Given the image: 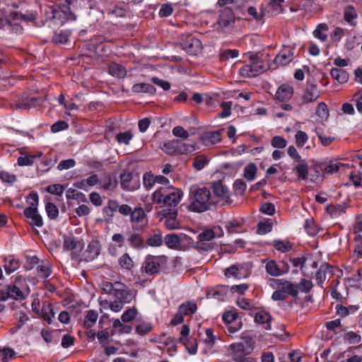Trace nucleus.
Returning <instances> with one entry per match:
<instances>
[{
    "instance_id": "nucleus-28",
    "label": "nucleus",
    "mask_w": 362,
    "mask_h": 362,
    "mask_svg": "<svg viewBox=\"0 0 362 362\" xmlns=\"http://www.w3.org/2000/svg\"><path fill=\"white\" fill-rule=\"evenodd\" d=\"M115 298L124 303H129L134 298L135 293L128 288L114 295Z\"/></svg>"
},
{
    "instance_id": "nucleus-3",
    "label": "nucleus",
    "mask_w": 362,
    "mask_h": 362,
    "mask_svg": "<svg viewBox=\"0 0 362 362\" xmlns=\"http://www.w3.org/2000/svg\"><path fill=\"white\" fill-rule=\"evenodd\" d=\"M242 341L233 343L230 346L232 358L238 362H255L252 358H245L254 349V341L249 335H243L241 337Z\"/></svg>"
},
{
    "instance_id": "nucleus-10",
    "label": "nucleus",
    "mask_w": 362,
    "mask_h": 362,
    "mask_svg": "<svg viewBox=\"0 0 362 362\" xmlns=\"http://www.w3.org/2000/svg\"><path fill=\"white\" fill-rule=\"evenodd\" d=\"M182 48L191 55H197L202 49V42L192 35H188L180 43Z\"/></svg>"
},
{
    "instance_id": "nucleus-55",
    "label": "nucleus",
    "mask_w": 362,
    "mask_h": 362,
    "mask_svg": "<svg viewBox=\"0 0 362 362\" xmlns=\"http://www.w3.org/2000/svg\"><path fill=\"white\" fill-rule=\"evenodd\" d=\"M45 210L49 218L55 219L59 215L58 208L52 203H47L45 206Z\"/></svg>"
},
{
    "instance_id": "nucleus-49",
    "label": "nucleus",
    "mask_w": 362,
    "mask_h": 362,
    "mask_svg": "<svg viewBox=\"0 0 362 362\" xmlns=\"http://www.w3.org/2000/svg\"><path fill=\"white\" fill-rule=\"evenodd\" d=\"M137 313L138 312L136 308L133 307L129 308L123 313L121 319L124 322H131L136 317Z\"/></svg>"
},
{
    "instance_id": "nucleus-48",
    "label": "nucleus",
    "mask_w": 362,
    "mask_h": 362,
    "mask_svg": "<svg viewBox=\"0 0 362 362\" xmlns=\"http://www.w3.org/2000/svg\"><path fill=\"white\" fill-rule=\"evenodd\" d=\"M284 0H271L269 4V9L271 10L272 15H277L282 12L283 8L281 3Z\"/></svg>"
},
{
    "instance_id": "nucleus-22",
    "label": "nucleus",
    "mask_w": 362,
    "mask_h": 362,
    "mask_svg": "<svg viewBox=\"0 0 362 362\" xmlns=\"http://www.w3.org/2000/svg\"><path fill=\"white\" fill-rule=\"evenodd\" d=\"M293 89L288 85L281 86L276 93V97L281 101L289 100L293 95Z\"/></svg>"
},
{
    "instance_id": "nucleus-43",
    "label": "nucleus",
    "mask_w": 362,
    "mask_h": 362,
    "mask_svg": "<svg viewBox=\"0 0 362 362\" xmlns=\"http://www.w3.org/2000/svg\"><path fill=\"white\" fill-rule=\"evenodd\" d=\"M98 314L95 310H89L83 321V325L86 328L91 327L96 322Z\"/></svg>"
},
{
    "instance_id": "nucleus-62",
    "label": "nucleus",
    "mask_w": 362,
    "mask_h": 362,
    "mask_svg": "<svg viewBox=\"0 0 362 362\" xmlns=\"http://www.w3.org/2000/svg\"><path fill=\"white\" fill-rule=\"evenodd\" d=\"M354 241L355 243L354 253L356 254L358 257H362V236L357 235L355 236Z\"/></svg>"
},
{
    "instance_id": "nucleus-60",
    "label": "nucleus",
    "mask_w": 362,
    "mask_h": 362,
    "mask_svg": "<svg viewBox=\"0 0 362 362\" xmlns=\"http://www.w3.org/2000/svg\"><path fill=\"white\" fill-rule=\"evenodd\" d=\"M259 211L263 214L271 216L275 213V206L271 202H265L261 205Z\"/></svg>"
},
{
    "instance_id": "nucleus-14",
    "label": "nucleus",
    "mask_w": 362,
    "mask_h": 362,
    "mask_svg": "<svg viewBox=\"0 0 362 362\" xmlns=\"http://www.w3.org/2000/svg\"><path fill=\"white\" fill-rule=\"evenodd\" d=\"M24 215L28 219H30V224L37 227H41L43 225L42 218L39 214L37 209L34 207H27L24 210Z\"/></svg>"
},
{
    "instance_id": "nucleus-27",
    "label": "nucleus",
    "mask_w": 362,
    "mask_h": 362,
    "mask_svg": "<svg viewBox=\"0 0 362 362\" xmlns=\"http://www.w3.org/2000/svg\"><path fill=\"white\" fill-rule=\"evenodd\" d=\"M330 75L333 79L337 81L339 83H344L348 81V73L341 69L333 68L330 71Z\"/></svg>"
},
{
    "instance_id": "nucleus-64",
    "label": "nucleus",
    "mask_w": 362,
    "mask_h": 362,
    "mask_svg": "<svg viewBox=\"0 0 362 362\" xmlns=\"http://www.w3.org/2000/svg\"><path fill=\"white\" fill-rule=\"evenodd\" d=\"M151 329V325L147 322L141 323L136 327V332L140 335H144L150 332Z\"/></svg>"
},
{
    "instance_id": "nucleus-52",
    "label": "nucleus",
    "mask_w": 362,
    "mask_h": 362,
    "mask_svg": "<svg viewBox=\"0 0 362 362\" xmlns=\"http://www.w3.org/2000/svg\"><path fill=\"white\" fill-rule=\"evenodd\" d=\"M21 153L22 156H20L17 160L18 165H32L33 164L35 156H25L23 153Z\"/></svg>"
},
{
    "instance_id": "nucleus-38",
    "label": "nucleus",
    "mask_w": 362,
    "mask_h": 362,
    "mask_svg": "<svg viewBox=\"0 0 362 362\" xmlns=\"http://www.w3.org/2000/svg\"><path fill=\"white\" fill-rule=\"evenodd\" d=\"M226 295V287L220 286L216 290H211L207 291L206 296L208 298H214L220 300H223L224 297Z\"/></svg>"
},
{
    "instance_id": "nucleus-13",
    "label": "nucleus",
    "mask_w": 362,
    "mask_h": 362,
    "mask_svg": "<svg viewBox=\"0 0 362 362\" xmlns=\"http://www.w3.org/2000/svg\"><path fill=\"white\" fill-rule=\"evenodd\" d=\"M320 97V92L317 89V85L308 83L304 93L302 95V103L306 104L316 101Z\"/></svg>"
},
{
    "instance_id": "nucleus-45",
    "label": "nucleus",
    "mask_w": 362,
    "mask_h": 362,
    "mask_svg": "<svg viewBox=\"0 0 362 362\" xmlns=\"http://www.w3.org/2000/svg\"><path fill=\"white\" fill-rule=\"evenodd\" d=\"M315 132L322 144V146H327L330 145L334 140V138L331 136H327L323 134V132L321 128L316 127Z\"/></svg>"
},
{
    "instance_id": "nucleus-41",
    "label": "nucleus",
    "mask_w": 362,
    "mask_h": 362,
    "mask_svg": "<svg viewBox=\"0 0 362 362\" xmlns=\"http://www.w3.org/2000/svg\"><path fill=\"white\" fill-rule=\"evenodd\" d=\"M41 315L48 324L52 323V317L54 316V313L50 303L43 305Z\"/></svg>"
},
{
    "instance_id": "nucleus-37",
    "label": "nucleus",
    "mask_w": 362,
    "mask_h": 362,
    "mask_svg": "<svg viewBox=\"0 0 362 362\" xmlns=\"http://www.w3.org/2000/svg\"><path fill=\"white\" fill-rule=\"evenodd\" d=\"M4 261L6 262L4 266L5 270L8 274L16 271L20 267L19 261L16 259L13 256L6 257Z\"/></svg>"
},
{
    "instance_id": "nucleus-56",
    "label": "nucleus",
    "mask_w": 362,
    "mask_h": 362,
    "mask_svg": "<svg viewBox=\"0 0 362 362\" xmlns=\"http://www.w3.org/2000/svg\"><path fill=\"white\" fill-rule=\"evenodd\" d=\"M304 227L310 235L314 236L318 232V229L312 218L306 220Z\"/></svg>"
},
{
    "instance_id": "nucleus-18",
    "label": "nucleus",
    "mask_w": 362,
    "mask_h": 362,
    "mask_svg": "<svg viewBox=\"0 0 362 362\" xmlns=\"http://www.w3.org/2000/svg\"><path fill=\"white\" fill-rule=\"evenodd\" d=\"M10 18H11V20H9L8 25H10L11 26L12 30L13 32H15L16 33H21V30H23V28L18 23H16L15 21H27L28 20V18L25 15H23L18 11H16L11 12Z\"/></svg>"
},
{
    "instance_id": "nucleus-47",
    "label": "nucleus",
    "mask_w": 362,
    "mask_h": 362,
    "mask_svg": "<svg viewBox=\"0 0 362 362\" xmlns=\"http://www.w3.org/2000/svg\"><path fill=\"white\" fill-rule=\"evenodd\" d=\"M257 167L254 163L247 165L244 170V177L247 180H253L255 177Z\"/></svg>"
},
{
    "instance_id": "nucleus-5",
    "label": "nucleus",
    "mask_w": 362,
    "mask_h": 362,
    "mask_svg": "<svg viewBox=\"0 0 362 362\" xmlns=\"http://www.w3.org/2000/svg\"><path fill=\"white\" fill-rule=\"evenodd\" d=\"M250 64H245L240 69L243 77H255L267 70V64L259 59L257 54H249Z\"/></svg>"
},
{
    "instance_id": "nucleus-59",
    "label": "nucleus",
    "mask_w": 362,
    "mask_h": 362,
    "mask_svg": "<svg viewBox=\"0 0 362 362\" xmlns=\"http://www.w3.org/2000/svg\"><path fill=\"white\" fill-rule=\"evenodd\" d=\"M215 238V232L212 229H206L198 235V239L201 241H209Z\"/></svg>"
},
{
    "instance_id": "nucleus-16",
    "label": "nucleus",
    "mask_w": 362,
    "mask_h": 362,
    "mask_svg": "<svg viewBox=\"0 0 362 362\" xmlns=\"http://www.w3.org/2000/svg\"><path fill=\"white\" fill-rule=\"evenodd\" d=\"M100 244L98 240H92L87 250L84 252V259L86 261H92L95 259L100 254Z\"/></svg>"
},
{
    "instance_id": "nucleus-2",
    "label": "nucleus",
    "mask_w": 362,
    "mask_h": 362,
    "mask_svg": "<svg viewBox=\"0 0 362 362\" xmlns=\"http://www.w3.org/2000/svg\"><path fill=\"white\" fill-rule=\"evenodd\" d=\"M183 193L182 190L170 187H160L153 194V201L160 204V207L174 209L180 203Z\"/></svg>"
},
{
    "instance_id": "nucleus-63",
    "label": "nucleus",
    "mask_w": 362,
    "mask_h": 362,
    "mask_svg": "<svg viewBox=\"0 0 362 362\" xmlns=\"http://www.w3.org/2000/svg\"><path fill=\"white\" fill-rule=\"evenodd\" d=\"M47 191L50 194L61 196L64 192V187L60 184L50 185L47 187Z\"/></svg>"
},
{
    "instance_id": "nucleus-31",
    "label": "nucleus",
    "mask_w": 362,
    "mask_h": 362,
    "mask_svg": "<svg viewBox=\"0 0 362 362\" xmlns=\"http://www.w3.org/2000/svg\"><path fill=\"white\" fill-rule=\"evenodd\" d=\"M348 208V205L345 203L341 204L329 205L327 206L326 210L332 216H337L344 213Z\"/></svg>"
},
{
    "instance_id": "nucleus-54",
    "label": "nucleus",
    "mask_w": 362,
    "mask_h": 362,
    "mask_svg": "<svg viewBox=\"0 0 362 362\" xmlns=\"http://www.w3.org/2000/svg\"><path fill=\"white\" fill-rule=\"evenodd\" d=\"M273 246L279 251L282 252H286L288 251L291 248V245L289 242L281 241V240H274L273 243Z\"/></svg>"
},
{
    "instance_id": "nucleus-33",
    "label": "nucleus",
    "mask_w": 362,
    "mask_h": 362,
    "mask_svg": "<svg viewBox=\"0 0 362 362\" xmlns=\"http://www.w3.org/2000/svg\"><path fill=\"white\" fill-rule=\"evenodd\" d=\"M117 209L118 202L115 200H109L107 206L104 207L103 209V213L107 217L106 219H111L113 217L115 212L117 211Z\"/></svg>"
},
{
    "instance_id": "nucleus-25",
    "label": "nucleus",
    "mask_w": 362,
    "mask_h": 362,
    "mask_svg": "<svg viewBox=\"0 0 362 362\" xmlns=\"http://www.w3.org/2000/svg\"><path fill=\"white\" fill-rule=\"evenodd\" d=\"M272 320L270 314L265 311H260L255 315V321L257 323L265 325L264 328L266 329H270V322Z\"/></svg>"
},
{
    "instance_id": "nucleus-29",
    "label": "nucleus",
    "mask_w": 362,
    "mask_h": 362,
    "mask_svg": "<svg viewBox=\"0 0 362 362\" xmlns=\"http://www.w3.org/2000/svg\"><path fill=\"white\" fill-rule=\"evenodd\" d=\"M108 71L112 76L119 78H124L127 75V70L125 67L117 63L110 64Z\"/></svg>"
},
{
    "instance_id": "nucleus-7",
    "label": "nucleus",
    "mask_w": 362,
    "mask_h": 362,
    "mask_svg": "<svg viewBox=\"0 0 362 362\" xmlns=\"http://www.w3.org/2000/svg\"><path fill=\"white\" fill-rule=\"evenodd\" d=\"M196 144H187L178 139L169 141L163 144L162 150L168 155L186 154L193 152Z\"/></svg>"
},
{
    "instance_id": "nucleus-26",
    "label": "nucleus",
    "mask_w": 362,
    "mask_h": 362,
    "mask_svg": "<svg viewBox=\"0 0 362 362\" xmlns=\"http://www.w3.org/2000/svg\"><path fill=\"white\" fill-rule=\"evenodd\" d=\"M132 91L135 93H145L154 95L156 89L153 86L149 83H136L132 86Z\"/></svg>"
},
{
    "instance_id": "nucleus-61",
    "label": "nucleus",
    "mask_w": 362,
    "mask_h": 362,
    "mask_svg": "<svg viewBox=\"0 0 362 362\" xmlns=\"http://www.w3.org/2000/svg\"><path fill=\"white\" fill-rule=\"evenodd\" d=\"M287 142L282 136H276L272 139V145L274 148H284L286 146Z\"/></svg>"
},
{
    "instance_id": "nucleus-15",
    "label": "nucleus",
    "mask_w": 362,
    "mask_h": 362,
    "mask_svg": "<svg viewBox=\"0 0 362 362\" xmlns=\"http://www.w3.org/2000/svg\"><path fill=\"white\" fill-rule=\"evenodd\" d=\"M293 59V52L289 48H284L275 57L274 62L277 65L285 66Z\"/></svg>"
},
{
    "instance_id": "nucleus-11",
    "label": "nucleus",
    "mask_w": 362,
    "mask_h": 362,
    "mask_svg": "<svg viewBox=\"0 0 362 362\" xmlns=\"http://www.w3.org/2000/svg\"><path fill=\"white\" fill-rule=\"evenodd\" d=\"M235 18L233 10L229 7H225L221 11L218 19V25L222 29L232 28L234 25Z\"/></svg>"
},
{
    "instance_id": "nucleus-46",
    "label": "nucleus",
    "mask_w": 362,
    "mask_h": 362,
    "mask_svg": "<svg viewBox=\"0 0 362 362\" xmlns=\"http://www.w3.org/2000/svg\"><path fill=\"white\" fill-rule=\"evenodd\" d=\"M119 264L122 268L127 269V270H130L134 266V262H133L132 259L127 253L124 254L119 259Z\"/></svg>"
},
{
    "instance_id": "nucleus-12",
    "label": "nucleus",
    "mask_w": 362,
    "mask_h": 362,
    "mask_svg": "<svg viewBox=\"0 0 362 362\" xmlns=\"http://www.w3.org/2000/svg\"><path fill=\"white\" fill-rule=\"evenodd\" d=\"M164 224L170 230L180 228V222L177 219V211L175 209H166L162 211Z\"/></svg>"
},
{
    "instance_id": "nucleus-35",
    "label": "nucleus",
    "mask_w": 362,
    "mask_h": 362,
    "mask_svg": "<svg viewBox=\"0 0 362 362\" xmlns=\"http://www.w3.org/2000/svg\"><path fill=\"white\" fill-rule=\"evenodd\" d=\"M128 240L130 245L134 248L140 249L145 247L144 238L138 233L132 234Z\"/></svg>"
},
{
    "instance_id": "nucleus-34",
    "label": "nucleus",
    "mask_w": 362,
    "mask_h": 362,
    "mask_svg": "<svg viewBox=\"0 0 362 362\" xmlns=\"http://www.w3.org/2000/svg\"><path fill=\"white\" fill-rule=\"evenodd\" d=\"M165 243L170 249H178L180 245V238L177 234H169L165 237Z\"/></svg>"
},
{
    "instance_id": "nucleus-32",
    "label": "nucleus",
    "mask_w": 362,
    "mask_h": 362,
    "mask_svg": "<svg viewBox=\"0 0 362 362\" xmlns=\"http://www.w3.org/2000/svg\"><path fill=\"white\" fill-rule=\"evenodd\" d=\"M327 30L328 25L326 23H320L313 31V35L315 37L320 40L322 42H325L327 39V34L326 33Z\"/></svg>"
},
{
    "instance_id": "nucleus-4",
    "label": "nucleus",
    "mask_w": 362,
    "mask_h": 362,
    "mask_svg": "<svg viewBox=\"0 0 362 362\" xmlns=\"http://www.w3.org/2000/svg\"><path fill=\"white\" fill-rule=\"evenodd\" d=\"M168 258L165 255H148L142 264L141 269L146 274L154 276L168 268Z\"/></svg>"
},
{
    "instance_id": "nucleus-40",
    "label": "nucleus",
    "mask_w": 362,
    "mask_h": 362,
    "mask_svg": "<svg viewBox=\"0 0 362 362\" xmlns=\"http://www.w3.org/2000/svg\"><path fill=\"white\" fill-rule=\"evenodd\" d=\"M197 306L194 303L187 301L179 307V311L185 315H189L197 311Z\"/></svg>"
},
{
    "instance_id": "nucleus-50",
    "label": "nucleus",
    "mask_w": 362,
    "mask_h": 362,
    "mask_svg": "<svg viewBox=\"0 0 362 362\" xmlns=\"http://www.w3.org/2000/svg\"><path fill=\"white\" fill-rule=\"evenodd\" d=\"M316 115L322 119H327L329 116L327 105L325 103H320L316 109Z\"/></svg>"
},
{
    "instance_id": "nucleus-6",
    "label": "nucleus",
    "mask_w": 362,
    "mask_h": 362,
    "mask_svg": "<svg viewBox=\"0 0 362 362\" xmlns=\"http://www.w3.org/2000/svg\"><path fill=\"white\" fill-rule=\"evenodd\" d=\"M45 16L47 20L59 19L61 20L62 23H64L65 20L76 19V16L71 10L69 4L47 6L45 10Z\"/></svg>"
},
{
    "instance_id": "nucleus-44",
    "label": "nucleus",
    "mask_w": 362,
    "mask_h": 362,
    "mask_svg": "<svg viewBox=\"0 0 362 362\" xmlns=\"http://www.w3.org/2000/svg\"><path fill=\"white\" fill-rule=\"evenodd\" d=\"M209 163L208 158L204 155L196 156L193 159V167L197 170H202Z\"/></svg>"
},
{
    "instance_id": "nucleus-21",
    "label": "nucleus",
    "mask_w": 362,
    "mask_h": 362,
    "mask_svg": "<svg viewBox=\"0 0 362 362\" xmlns=\"http://www.w3.org/2000/svg\"><path fill=\"white\" fill-rule=\"evenodd\" d=\"M202 140L206 146L216 144L221 141V132H206L202 136Z\"/></svg>"
},
{
    "instance_id": "nucleus-20",
    "label": "nucleus",
    "mask_w": 362,
    "mask_h": 362,
    "mask_svg": "<svg viewBox=\"0 0 362 362\" xmlns=\"http://www.w3.org/2000/svg\"><path fill=\"white\" fill-rule=\"evenodd\" d=\"M213 189L215 195L221 198L223 201H224V202L227 204H230L231 202L228 194V188L223 185L220 181L214 184Z\"/></svg>"
},
{
    "instance_id": "nucleus-42",
    "label": "nucleus",
    "mask_w": 362,
    "mask_h": 362,
    "mask_svg": "<svg viewBox=\"0 0 362 362\" xmlns=\"http://www.w3.org/2000/svg\"><path fill=\"white\" fill-rule=\"evenodd\" d=\"M305 262L306 259L303 257L291 259V262L292 263L293 267H297L298 266H300V269L303 275L309 276L310 275H313V272L309 274L307 272V266L305 265Z\"/></svg>"
},
{
    "instance_id": "nucleus-8",
    "label": "nucleus",
    "mask_w": 362,
    "mask_h": 362,
    "mask_svg": "<svg viewBox=\"0 0 362 362\" xmlns=\"http://www.w3.org/2000/svg\"><path fill=\"white\" fill-rule=\"evenodd\" d=\"M63 247L66 250L71 251V257L77 258L79 257L84 247L83 240L77 239L74 236H64Z\"/></svg>"
},
{
    "instance_id": "nucleus-39",
    "label": "nucleus",
    "mask_w": 362,
    "mask_h": 362,
    "mask_svg": "<svg viewBox=\"0 0 362 362\" xmlns=\"http://www.w3.org/2000/svg\"><path fill=\"white\" fill-rule=\"evenodd\" d=\"M267 272L272 276H279L282 274L281 269L274 260L269 261L265 266Z\"/></svg>"
},
{
    "instance_id": "nucleus-1",
    "label": "nucleus",
    "mask_w": 362,
    "mask_h": 362,
    "mask_svg": "<svg viewBox=\"0 0 362 362\" xmlns=\"http://www.w3.org/2000/svg\"><path fill=\"white\" fill-rule=\"evenodd\" d=\"M189 209L198 213L210 209L211 206L216 204L209 189L206 187H192L189 191Z\"/></svg>"
},
{
    "instance_id": "nucleus-58",
    "label": "nucleus",
    "mask_w": 362,
    "mask_h": 362,
    "mask_svg": "<svg viewBox=\"0 0 362 362\" xmlns=\"http://www.w3.org/2000/svg\"><path fill=\"white\" fill-rule=\"evenodd\" d=\"M162 243L163 239L160 233L155 234L146 240L147 245L152 247H158L161 245Z\"/></svg>"
},
{
    "instance_id": "nucleus-9",
    "label": "nucleus",
    "mask_w": 362,
    "mask_h": 362,
    "mask_svg": "<svg viewBox=\"0 0 362 362\" xmlns=\"http://www.w3.org/2000/svg\"><path fill=\"white\" fill-rule=\"evenodd\" d=\"M132 228L137 231H143L148 225V218L142 208H135L131 213Z\"/></svg>"
},
{
    "instance_id": "nucleus-57",
    "label": "nucleus",
    "mask_w": 362,
    "mask_h": 362,
    "mask_svg": "<svg viewBox=\"0 0 362 362\" xmlns=\"http://www.w3.org/2000/svg\"><path fill=\"white\" fill-rule=\"evenodd\" d=\"M114 328H119L121 334H129L132 331L130 325L122 324L119 319H116L113 322Z\"/></svg>"
},
{
    "instance_id": "nucleus-17",
    "label": "nucleus",
    "mask_w": 362,
    "mask_h": 362,
    "mask_svg": "<svg viewBox=\"0 0 362 362\" xmlns=\"http://www.w3.org/2000/svg\"><path fill=\"white\" fill-rule=\"evenodd\" d=\"M333 275L332 267L328 264H322L318 272L316 273V280L317 284L322 287V283L327 278H330Z\"/></svg>"
},
{
    "instance_id": "nucleus-36",
    "label": "nucleus",
    "mask_w": 362,
    "mask_h": 362,
    "mask_svg": "<svg viewBox=\"0 0 362 362\" xmlns=\"http://www.w3.org/2000/svg\"><path fill=\"white\" fill-rule=\"evenodd\" d=\"M7 294L8 298H13L14 300H21L25 298V296L22 291L14 286H8L6 287Z\"/></svg>"
},
{
    "instance_id": "nucleus-23",
    "label": "nucleus",
    "mask_w": 362,
    "mask_h": 362,
    "mask_svg": "<svg viewBox=\"0 0 362 362\" xmlns=\"http://www.w3.org/2000/svg\"><path fill=\"white\" fill-rule=\"evenodd\" d=\"M99 184L105 190H113L117 187V182L110 175H105L101 179H99Z\"/></svg>"
},
{
    "instance_id": "nucleus-30",
    "label": "nucleus",
    "mask_w": 362,
    "mask_h": 362,
    "mask_svg": "<svg viewBox=\"0 0 362 362\" xmlns=\"http://www.w3.org/2000/svg\"><path fill=\"white\" fill-rule=\"evenodd\" d=\"M298 165L295 167L294 170L296 172L299 179L305 180L308 178V167L305 160L298 161Z\"/></svg>"
},
{
    "instance_id": "nucleus-53",
    "label": "nucleus",
    "mask_w": 362,
    "mask_h": 362,
    "mask_svg": "<svg viewBox=\"0 0 362 362\" xmlns=\"http://www.w3.org/2000/svg\"><path fill=\"white\" fill-rule=\"evenodd\" d=\"M132 136V134L129 131H127L117 134L116 139L119 144H124L127 145L129 144Z\"/></svg>"
},
{
    "instance_id": "nucleus-19",
    "label": "nucleus",
    "mask_w": 362,
    "mask_h": 362,
    "mask_svg": "<svg viewBox=\"0 0 362 362\" xmlns=\"http://www.w3.org/2000/svg\"><path fill=\"white\" fill-rule=\"evenodd\" d=\"M277 284L281 289L286 294H289L293 297H296L298 294L297 285L285 279L276 280Z\"/></svg>"
},
{
    "instance_id": "nucleus-24",
    "label": "nucleus",
    "mask_w": 362,
    "mask_h": 362,
    "mask_svg": "<svg viewBox=\"0 0 362 362\" xmlns=\"http://www.w3.org/2000/svg\"><path fill=\"white\" fill-rule=\"evenodd\" d=\"M70 33L66 30H57L52 37V42L55 45H64L68 42Z\"/></svg>"
},
{
    "instance_id": "nucleus-51",
    "label": "nucleus",
    "mask_w": 362,
    "mask_h": 362,
    "mask_svg": "<svg viewBox=\"0 0 362 362\" xmlns=\"http://www.w3.org/2000/svg\"><path fill=\"white\" fill-rule=\"evenodd\" d=\"M238 50L237 49H226L222 52L219 56L220 60L227 61L230 59H234L238 56Z\"/></svg>"
}]
</instances>
